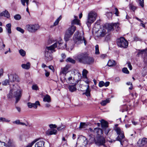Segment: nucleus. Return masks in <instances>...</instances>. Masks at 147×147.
Wrapping results in <instances>:
<instances>
[{
	"instance_id": "f257e3e1",
	"label": "nucleus",
	"mask_w": 147,
	"mask_h": 147,
	"mask_svg": "<svg viewBox=\"0 0 147 147\" xmlns=\"http://www.w3.org/2000/svg\"><path fill=\"white\" fill-rule=\"evenodd\" d=\"M48 42L49 44H53L50 46L46 47L45 49V59L47 61H50L52 59L51 52H52V51H55L54 49L55 48L63 49L67 47V44H65L64 46H63L62 40L56 41L52 39H51L48 40Z\"/></svg>"
},
{
	"instance_id": "f03ea898",
	"label": "nucleus",
	"mask_w": 147,
	"mask_h": 147,
	"mask_svg": "<svg viewBox=\"0 0 147 147\" xmlns=\"http://www.w3.org/2000/svg\"><path fill=\"white\" fill-rule=\"evenodd\" d=\"M90 134L89 136V141L91 143L94 142L97 145H103L105 143V139L102 136L103 131L101 129L99 128H95L93 130L91 128L89 129Z\"/></svg>"
},
{
	"instance_id": "7ed1b4c3",
	"label": "nucleus",
	"mask_w": 147,
	"mask_h": 147,
	"mask_svg": "<svg viewBox=\"0 0 147 147\" xmlns=\"http://www.w3.org/2000/svg\"><path fill=\"white\" fill-rule=\"evenodd\" d=\"M22 92V90L17 84L13 85L10 89L9 92L7 95V97L8 99L15 98V103H17L20 100Z\"/></svg>"
},
{
	"instance_id": "20e7f679",
	"label": "nucleus",
	"mask_w": 147,
	"mask_h": 147,
	"mask_svg": "<svg viewBox=\"0 0 147 147\" xmlns=\"http://www.w3.org/2000/svg\"><path fill=\"white\" fill-rule=\"evenodd\" d=\"M97 16V14L94 11H92L88 13L86 22L88 27L90 26L91 24L95 21Z\"/></svg>"
},
{
	"instance_id": "39448f33",
	"label": "nucleus",
	"mask_w": 147,
	"mask_h": 147,
	"mask_svg": "<svg viewBox=\"0 0 147 147\" xmlns=\"http://www.w3.org/2000/svg\"><path fill=\"white\" fill-rule=\"evenodd\" d=\"M79 33L77 31L74 34L73 37L74 43L76 44L79 45L83 43V41L85 45L86 44V41L84 37L79 35Z\"/></svg>"
},
{
	"instance_id": "423d86ee",
	"label": "nucleus",
	"mask_w": 147,
	"mask_h": 147,
	"mask_svg": "<svg viewBox=\"0 0 147 147\" xmlns=\"http://www.w3.org/2000/svg\"><path fill=\"white\" fill-rule=\"evenodd\" d=\"M76 27L72 25L66 31L65 36L64 39L66 42L68 41L69 38L71 37L76 30Z\"/></svg>"
},
{
	"instance_id": "0eeeda50",
	"label": "nucleus",
	"mask_w": 147,
	"mask_h": 147,
	"mask_svg": "<svg viewBox=\"0 0 147 147\" xmlns=\"http://www.w3.org/2000/svg\"><path fill=\"white\" fill-rule=\"evenodd\" d=\"M38 140L37 139L35 140L31 143L28 144L26 147H44L45 142L44 140Z\"/></svg>"
},
{
	"instance_id": "6e6552de",
	"label": "nucleus",
	"mask_w": 147,
	"mask_h": 147,
	"mask_svg": "<svg viewBox=\"0 0 147 147\" xmlns=\"http://www.w3.org/2000/svg\"><path fill=\"white\" fill-rule=\"evenodd\" d=\"M115 130L118 135L116 138V140L119 141L120 142L121 144L122 145H123V143L122 142V140L125 138L123 131L119 127H116Z\"/></svg>"
},
{
	"instance_id": "1a4fd4ad",
	"label": "nucleus",
	"mask_w": 147,
	"mask_h": 147,
	"mask_svg": "<svg viewBox=\"0 0 147 147\" xmlns=\"http://www.w3.org/2000/svg\"><path fill=\"white\" fill-rule=\"evenodd\" d=\"M86 53H80L74 57V59L79 62L84 64L87 55Z\"/></svg>"
},
{
	"instance_id": "9d476101",
	"label": "nucleus",
	"mask_w": 147,
	"mask_h": 147,
	"mask_svg": "<svg viewBox=\"0 0 147 147\" xmlns=\"http://www.w3.org/2000/svg\"><path fill=\"white\" fill-rule=\"evenodd\" d=\"M117 42L118 46L121 47L126 48L128 46V42L124 37H121L118 39Z\"/></svg>"
},
{
	"instance_id": "9b49d317",
	"label": "nucleus",
	"mask_w": 147,
	"mask_h": 147,
	"mask_svg": "<svg viewBox=\"0 0 147 147\" xmlns=\"http://www.w3.org/2000/svg\"><path fill=\"white\" fill-rule=\"evenodd\" d=\"M40 26L38 24H28L26 26L27 30L30 32L34 33L39 28Z\"/></svg>"
},
{
	"instance_id": "f8f14e48",
	"label": "nucleus",
	"mask_w": 147,
	"mask_h": 147,
	"mask_svg": "<svg viewBox=\"0 0 147 147\" xmlns=\"http://www.w3.org/2000/svg\"><path fill=\"white\" fill-rule=\"evenodd\" d=\"M76 76H77L78 77V79L76 81L75 83L73 85H69L68 87V88L69 90L71 92H73L76 91L77 90V88L76 87V85L78 81L81 79V74L79 73H78L76 75H75Z\"/></svg>"
},
{
	"instance_id": "ddd939ff",
	"label": "nucleus",
	"mask_w": 147,
	"mask_h": 147,
	"mask_svg": "<svg viewBox=\"0 0 147 147\" xmlns=\"http://www.w3.org/2000/svg\"><path fill=\"white\" fill-rule=\"evenodd\" d=\"M107 32V29L104 27L103 28H101L99 30L97 33V36L98 37H104Z\"/></svg>"
},
{
	"instance_id": "4468645a",
	"label": "nucleus",
	"mask_w": 147,
	"mask_h": 147,
	"mask_svg": "<svg viewBox=\"0 0 147 147\" xmlns=\"http://www.w3.org/2000/svg\"><path fill=\"white\" fill-rule=\"evenodd\" d=\"M94 59L93 57L89 56L87 54L84 64L91 65L94 63Z\"/></svg>"
},
{
	"instance_id": "2eb2a0df",
	"label": "nucleus",
	"mask_w": 147,
	"mask_h": 147,
	"mask_svg": "<svg viewBox=\"0 0 147 147\" xmlns=\"http://www.w3.org/2000/svg\"><path fill=\"white\" fill-rule=\"evenodd\" d=\"M138 146L141 147L144 145H147V138H143L142 139H140L138 143Z\"/></svg>"
},
{
	"instance_id": "dca6fc26",
	"label": "nucleus",
	"mask_w": 147,
	"mask_h": 147,
	"mask_svg": "<svg viewBox=\"0 0 147 147\" xmlns=\"http://www.w3.org/2000/svg\"><path fill=\"white\" fill-rule=\"evenodd\" d=\"M104 27L106 28L107 32L109 31H112L114 28L113 23L107 24L105 25V26Z\"/></svg>"
},
{
	"instance_id": "f3484780",
	"label": "nucleus",
	"mask_w": 147,
	"mask_h": 147,
	"mask_svg": "<svg viewBox=\"0 0 147 147\" xmlns=\"http://www.w3.org/2000/svg\"><path fill=\"white\" fill-rule=\"evenodd\" d=\"M8 76L11 82L18 81V76L16 75L10 74L8 75Z\"/></svg>"
},
{
	"instance_id": "a211bd4d",
	"label": "nucleus",
	"mask_w": 147,
	"mask_h": 147,
	"mask_svg": "<svg viewBox=\"0 0 147 147\" xmlns=\"http://www.w3.org/2000/svg\"><path fill=\"white\" fill-rule=\"evenodd\" d=\"M139 121L142 125H147V117H140L139 119Z\"/></svg>"
},
{
	"instance_id": "6ab92c4d",
	"label": "nucleus",
	"mask_w": 147,
	"mask_h": 147,
	"mask_svg": "<svg viewBox=\"0 0 147 147\" xmlns=\"http://www.w3.org/2000/svg\"><path fill=\"white\" fill-rule=\"evenodd\" d=\"M31 64L30 62H28L26 64H22L21 65V67L24 69H28L30 67Z\"/></svg>"
},
{
	"instance_id": "aec40b11",
	"label": "nucleus",
	"mask_w": 147,
	"mask_h": 147,
	"mask_svg": "<svg viewBox=\"0 0 147 147\" xmlns=\"http://www.w3.org/2000/svg\"><path fill=\"white\" fill-rule=\"evenodd\" d=\"M0 16H5L9 18L10 17V14L7 11L5 10L0 13Z\"/></svg>"
},
{
	"instance_id": "412c9836",
	"label": "nucleus",
	"mask_w": 147,
	"mask_h": 147,
	"mask_svg": "<svg viewBox=\"0 0 147 147\" xmlns=\"http://www.w3.org/2000/svg\"><path fill=\"white\" fill-rule=\"evenodd\" d=\"M7 145L8 147H15V144L13 140H9L7 144H5V145Z\"/></svg>"
},
{
	"instance_id": "4be33fe9",
	"label": "nucleus",
	"mask_w": 147,
	"mask_h": 147,
	"mask_svg": "<svg viewBox=\"0 0 147 147\" xmlns=\"http://www.w3.org/2000/svg\"><path fill=\"white\" fill-rule=\"evenodd\" d=\"M78 79H78H76V78H73L72 77H70L68 78V82L69 83L74 84L76 82V80L77 81Z\"/></svg>"
},
{
	"instance_id": "5701e85b",
	"label": "nucleus",
	"mask_w": 147,
	"mask_h": 147,
	"mask_svg": "<svg viewBox=\"0 0 147 147\" xmlns=\"http://www.w3.org/2000/svg\"><path fill=\"white\" fill-rule=\"evenodd\" d=\"M70 67L69 65H66L65 67L61 68V73L63 74H66L68 72V70Z\"/></svg>"
},
{
	"instance_id": "b1692460",
	"label": "nucleus",
	"mask_w": 147,
	"mask_h": 147,
	"mask_svg": "<svg viewBox=\"0 0 147 147\" xmlns=\"http://www.w3.org/2000/svg\"><path fill=\"white\" fill-rule=\"evenodd\" d=\"M74 17L75 19L73 20L71 22L72 25H74V24L79 25L80 24L79 20L77 19L78 17L76 16H74Z\"/></svg>"
},
{
	"instance_id": "393cba45",
	"label": "nucleus",
	"mask_w": 147,
	"mask_h": 147,
	"mask_svg": "<svg viewBox=\"0 0 147 147\" xmlns=\"http://www.w3.org/2000/svg\"><path fill=\"white\" fill-rule=\"evenodd\" d=\"M57 132V131L55 129H52L51 130H49L46 132V134L48 135H50L53 134H56Z\"/></svg>"
},
{
	"instance_id": "a878e982",
	"label": "nucleus",
	"mask_w": 147,
	"mask_h": 147,
	"mask_svg": "<svg viewBox=\"0 0 147 147\" xmlns=\"http://www.w3.org/2000/svg\"><path fill=\"white\" fill-rule=\"evenodd\" d=\"M101 123L102 127L103 129H104V128L107 127L108 123L107 122L103 120H102L101 121Z\"/></svg>"
},
{
	"instance_id": "bb28decb",
	"label": "nucleus",
	"mask_w": 147,
	"mask_h": 147,
	"mask_svg": "<svg viewBox=\"0 0 147 147\" xmlns=\"http://www.w3.org/2000/svg\"><path fill=\"white\" fill-rule=\"evenodd\" d=\"M91 90L90 88V87L88 85L87 86V87L86 90V92L83 93L85 94L87 96H90V92Z\"/></svg>"
},
{
	"instance_id": "cd10ccee",
	"label": "nucleus",
	"mask_w": 147,
	"mask_h": 147,
	"mask_svg": "<svg viewBox=\"0 0 147 147\" xmlns=\"http://www.w3.org/2000/svg\"><path fill=\"white\" fill-rule=\"evenodd\" d=\"M43 101L44 102H49L51 101V98L50 96L48 94L45 96L43 98Z\"/></svg>"
},
{
	"instance_id": "c85d7f7f",
	"label": "nucleus",
	"mask_w": 147,
	"mask_h": 147,
	"mask_svg": "<svg viewBox=\"0 0 147 147\" xmlns=\"http://www.w3.org/2000/svg\"><path fill=\"white\" fill-rule=\"evenodd\" d=\"M88 125L85 123L81 122L80 123L79 129H85L87 127Z\"/></svg>"
},
{
	"instance_id": "c756f323",
	"label": "nucleus",
	"mask_w": 147,
	"mask_h": 147,
	"mask_svg": "<svg viewBox=\"0 0 147 147\" xmlns=\"http://www.w3.org/2000/svg\"><path fill=\"white\" fill-rule=\"evenodd\" d=\"M6 29L9 34H11V24L10 23L7 24L6 25Z\"/></svg>"
},
{
	"instance_id": "7c9ffc66",
	"label": "nucleus",
	"mask_w": 147,
	"mask_h": 147,
	"mask_svg": "<svg viewBox=\"0 0 147 147\" xmlns=\"http://www.w3.org/2000/svg\"><path fill=\"white\" fill-rule=\"evenodd\" d=\"M13 123H15L18 125H25L26 126H28V124L20 122V120H18L13 122Z\"/></svg>"
},
{
	"instance_id": "2f4dec72",
	"label": "nucleus",
	"mask_w": 147,
	"mask_h": 147,
	"mask_svg": "<svg viewBox=\"0 0 147 147\" xmlns=\"http://www.w3.org/2000/svg\"><path fill=\"white\" fill-rule=\"evenodd\" d=\"M83 140H84V142L83 143L84 144H83V145L82 146H80L79 144H78L77 145V146H76V147H84V146H85L87 144V141L86 140L87 139L86 137H83Z\"/></svg>"
},
{
	"instance_id": "473e14b6",
	"label": "nucleus",
	"mask_w": 147,
	"mask_h": 147,
	"mask_svg": "<svg viewBox=\"0 0 147 147\" xmlns=\"http://www.w3.org/2000/svg\"><path fill=\"white\" fill-rule=\"evenodd\" d=\"M115 61L113 60H109L107 63V65L111 67L114 66L115 65Z\"/></svg>"
},
{
	"instance_id": "72a5a7b5",
	"label": "nucleus",
	"mask_w": 147,
	"mask_h": 147,
	"mask_svg": "<svg viewBox=\"0 0 147 147\" xmlns=\"http://www.w3.org/2000/svg\"><path fill=\"white\" fill-rule=\"evenodd\" d=\"M110 102V99L107 98L106 100H103L100 103V104L102 106H105L107 103H109Z\"/></svg>"
},
{
	"instance_id": "f704fd0d",
	"label": "nucleus",
	"mask_w": 147,
	"mask_h": 147,
	"mask_svg": "<svg viewBox=\"0 0 147 147\" xmlns=\"http://www.w3.org/2000/svg\"><path fill=\"white\" fill-rule=\"evenodd\" d=\"M88 73V71L87 70L85 69H84L82 72V77L83 78H86L87 77V75Z\"/></svg>"
},
{
	"instance_id": "c9c22d12",
	"label": "nucleus",
	"mask_w": 147,
	"mask_h": 147,
	"mask_svg": "<svg viewBox=\"0 0 147 147\" xmlns=\"http://www.w3.org/2000/svg\"><path fill=\"white\" fill-rule=\"evenodd\" d=\"M66 61L67 62H70L72 63H75L76 61L70 57H69L66 60Z\"/></svg>"
},
{
	"instance_id": "e433bc0d",
	"label": "nucleus",
	"mask_w": 147,
	"mask_h": 147,
	"mask_svg": "<svg viewBox=\"0 0 147 147\" xmlns=\"http://www.w3.org/2000/svg\"><path fill=\"white\" fill-rule=\"evenodd\" d=\"M19 52L20 55L23 57H24L26 55V52L22 49L19 51Z\"/></svg>"
},
{
	"instance_id": "4c0bfd02",
	"label": "nucleus",
	"mask_w": 147,
	"mask_h": 147,
	"mask_svg": "<svg viewBox=\"0 0 147 147\" xmlns=\"http://www.w3.org/2000/svg\"><path fill=\"white\" fill-rule=\"evenodd\" d=\"M33 107L35 109H36L37 108L38 105H40L39 102L38 101H36L35 103H32Z\"/></svg>"
},
{
	"instance_id": "58836bf2",
	"label": "nucleus",
	"mask_w": 147,
	"mask_h": 147,
	"mask_svg": "<svg viewBox=\"0 0 147 147\" xmlns=\"http://www.w3.org/2000/svg\"><path fill=\"white\" fill-rule=\"evenodd\" d=\"M61 16H60L55 21L54 23V25L55 26L57 25L59 23V21L61 20Z\"/></svg>"
},
{
	"instance_id": "ea45409f",
	"label": "nucleus",
	"mask_w": 147,
	"mask_h": 147,
	"mask_svg": "<svg viewBox=\"0 0 147 147\" xmlns=\"http://www.w3.org/2000/svg\"><path fill=\"white\" fill-rule=\"evenodd\" d=\"M21 1L22 5L24 6L25 5V3H26L27 6L28 5L29 3V0H21Z\"/></svg>"
},
{
	"instance_id": "a19ab883",
	"label": "nucleus",
	"mask_w": 147,
	"mask_h": 147,
	"mask_svg": "<svg viewBox=\"0 0 147 147\" xmlns=\"http://www.w3.org/2000/svg\"><path fill=\"white\" fill-rule=\"evenodd\" d=\"M95 54L98 55L99 54V47L98 45H96L95 47Z\"/></svg>"
},
{
	"instance_id": "79ce46f5",
	"label": "nucleus",
	"mask_w": 147,
	"mask_h": 147,
	"mask_svg": "<svg viewBox=\"0 0 147 147\" xmlns=\"http://www.w3.org/2000/svg\"><path fill=\"white\" fill-rule=\"evenodd\" d=\"M119 23H113V26L114 28L116 29V30H119Z\"/></svg>"
},
{
	"instance_id": "37998d69",
	"label": "nucleus",
	"mask_w": 147,
	"mask_h": 147,
	"mask_svg": "<svg viewBox=\"0 0 147 147\" xmlns=\"http://www.w3.org/2000/svg\"><path fill=\"white\" fill-rule=\"evenodd\" d=\"M10 121V120L7 119L3 117H0V122H9Z\"/></svg>"
},
{
	"instance_id": "c03bdc74",
	"label": "nucleus",
	"mask_w": 147,
	"mask_h": 147,
	"mask_svg": "<svg viewBox=\"0 0 147 147\" xmlns=\"http://www.w3.org/2000/svg\"><path fill=\"white\" fill-rule=\"evenodd\" d=\"M16 29L18 31H19L22 33V34H23L24 32V30L21 28L19 27H17L16 28Z\"/></svg>"
},
{
	"instance_id": "a18cd8bd",
	"label": "nucleus",
	"mask_w": 147,
	"mask_h": 147,
	"mask_svg": "<svg viewBox=\"0 0 147 147\" xmlns=\"http://www.w3.org/2000/svg\"><path fill=\"white\" fill-rule=\"evenodd\" d=\"M139 52L137 54L138 56H139L140 55L144 53L145 51V50H139Z\"/></svg>"
},
{
	"instance_id": "49530a36",
	"label": "nucleus",
	"mask_w": 147,
	"mask_h": 147,
	"mask_svg": "<svg viewBox=\"0 0 147 147\" xmlns=\"http://www.w3.org/2000/svg\"><path fill=\"white\" fill-rule=\"evenodd\" d=\"M122 71L123 73L125 74H128L129 73V71L126 67L123 68L122 69Z\"/></svg>"
},
{
	"instance_id": "de8ad7c7",
	"label": "nucleus",
	"mask_w": 147,
	"mask_h": 147,
	"mask_svg": "<svg viewBox=\"0 0 147 147\" xmlns=\"http://www.w3.org/2000/svg\"><path fill=\"white\" fill-rule=\"evenodd\" d=\"M14 18L15 20H19L21 19V17L19 14H17L14 16Z\"/></svg>"
},
{
	"instance_id": "09e8293b",
	"label": "nucleus",
	"mask_w": 147,
	"mask_h": 147,
	"mask_svg": "<svg viewBox=\"0 0 147 147\" xmlns=\"http://www.w3.org/2000/svg\"><path fill=\"white\" fill-rule=\"evenodd\" d=\"M5 47V45L4 44L3 41H2V44L0 42V50L3 49Z\"/></svg>"
},
{
	"instance_id": "8fccbe9b",
	"label": "nucleus",
	"mask_w": 147,
	"mask_h": 147,
	"mask_svg": "<svg viewBox=\"0 0 147 147\" xmlns=\"http://www.w3.org/2000/svg\"><path fill=\"white\" fill-rule=\"evenodd\" d=\"M106 15L107 17L109 18H111L113 13L111 12H107L106 13Z\"/></svg>"
},
{
	"instance_id": "3c124183",
	"label": "nucleus",
	"mask_w": 147,
	"mask_h": 147,
	"mask_svg": "<svg viewBox=\"0 0 147 147\" xmlns=\"http://www.w3.org/2000/svg\"><path fill=\"white\" fill-rule=\"evenodd\" d=\"M104 82L103 81H101L99 82V86L100 87H102L104 86Z\"/></svg>"
},
{
	"instance_id": "603ef678",
	"label": "nucleus",
	"mask_w": 147,
	"mask_h": 147,
	"mask_svg": "<svg viewBox=\"0 0 147 147\" xmlns=\"http://www.w3.org/2000/svg\"><path fill=\"white\" fill-rule=\"evenodd\" d=\"M139 4L142 7H143L144 6V0H140Z\"/></svg>"
},
{
	"instance_id": "864d4df0",
	"label": "nucleus",
	"mask_w": 147,
	"mask_h": 147,
	"mask_svg": "<svg viewBox=\"0 0 147 147\" xmlns=\"http://www.w3.org/2000/svg\"><path fill=\"white\" fill-rule=\"evenodd\" d=\"M32 88L33 90H37L38 89V87L36 85H34L32 86Z\"/></svg>"
},
{
	"instance_id": "5fc2aeb1",
	"label": "nucleus",
	"mask_w": 147,
	"mask_h": 147,
	"mask_svg": "<svg viewBox=\"0 0 147 147\" xmlns=\"http://www.w3.org/2000/svg\"><path fill=\"white\" fill-rule=\"evenodd\" d=\"M65 127V126L64 125H62L57 128V129L58 130H61L63 129H64Z\"/></svg>"
},
{
	"instance_id": "6e6d98bb",
	"label": "nucleus",
	"mask_w": 147,
	"mask_h": 147,
	"mask_svg": "<svg viewBox=\"0 0 147 147\" xmlns=\"http://www.w3.org/2000/svg\"><path fill=\"white\" fill-rule=\"evenodd\" d=\"M9 81L8 80H5L3 82L2 84L3 85H6L7 84H9Z\"/></svg>"
},
{
	"instance_id": "4d7b16f0",
	"label": "nucleus",
	"mask_w": 147,
	"mask_h": 147,
	"mask_svg": "<svg viewBox=\"0 0 147 147\" xmlns=\"http://www.w3.org/2000/svg\"><path fill=\"white\" fill-rule=\"evenodd\" d=\"M49 127L51 128H55L57 127V126L53 124L49 125Z\"/></svg>"
},
{
	"instance_id": "13d9d810",
	"label": "nucleus",
	"mask_w": 147,
	"mask_h": 147,
	"mask_svg": "<svg viewBox=\"0 0 147 147\" xmlns=\"http://www.w3.org/2000/svg\"><path fill=\"white\" fill-rule=\"evenodd\" d=\"M130 8L133 11H134L136 9V7L132 5H131L130 6Z\"/></svg>"
},
{
	"instance_id": "bf43d9fd",
	"label": "nucleus",
	"mask_w": 147,
	"mask_h": 147,
	"mask_svg": "<svg viewBox=\"0 0 147 147\" xmlns=\"http://www.w3.org/2000/svg\"><path fill=\"white\" fill-rule=\"evenodd\" d=\"M104 130H105V134L106 135L108 134V133L110 131V129L107 128H105Z\"/></svg>"
},
{
	"instance_id": "052dcab7",
	"label": "nucleus",
	"mask_w": 147,
	"mask_h": 147,
	"mask_svg": "<svg viewBox=\"0 0 147 147\" xmlns=\"http://www.w3.org/2000/svg\"><path fill=\"white\" fill-rule=\"evenodd\" d=\"M127 64L128 65V67L129 68V69L130 70L132 69V67L130 62H127Z\"/></svg>"
},
{
	"instance_id": "680f3d73",
	"label": "nucleus",
	"mask_w": 147,
	"mask_h": 147,
	"mask_svg": "<svg viewBox=\"0 0 147 147\" xmlns=\"http://www.w3.org/2000/svg\"><path fill=\"white\" fill-rule=\"evenodd\" d=\"M27 105L28 107L30 108H31L33 107L32 103L31 102H28L27 103Z\"/></svg>"
},
{
	"instance_id": "e2e57ef3",
	"label": "nucleus",
	"mask_w": 147,
	"mask_h": 147,
	"mask_svg": "<svg viewBox=\"0 0 147 147\" xmlns=\"http://www.w3.org/2000/svg\"><path fill=\"white\" fill-rule=\"evenodd\" d=\"M115 14L117 16H118V14H119V11L118 10V9L117 8H115Z\"/></svg>"
},
{
	"instance_id": "0e129e2a",
	"label": "nucleus",
	"mask_w": 147,
	"mask_h": 147,
	"mask_svg": "<svg viewBox=\"0 0 147 147\" xmlns=\"http://www.w3.org/2000/svg\"><path fill=\"white\" fill-rule=\"evenodd\" d=\"M84 79V81L85 82H86L87 84H88L89 83V82L88 80V79L87 78V77L86 78H83Z\"/></svg>"
},
{
	"instance_id": "69168bd1",
	"label": "nucleus",
	"mask_w": 147,
	"mask_h": 147,
	"mask_svg": "<svg viewBox=\"0 0 147 147\" xmlns=\"http://www.w3.org/2000/svg\"><path fill=\"white\" fill-rule=\"evenodd\" d=\"M3 69H0V77L3 75Z\"/></svg>"
},
{
	"instance_id": "338daca9",
	"label": "nucleus",
	"mask_w": 147,
	"mask_h": 147,
	"mask_svg": "<svg viewBox=\"0 0 147 147\" xmlns=\"http://www.w3.org/2000/svg\"><path fill=\"white\" fill-rule=\"evenodd\" d=\"M5 146V143L1 142L0 141V147H3V146Z\"/></svg>"
},
{
	"instance_id": "774afa93",
	"label": "nucleus",
	"mask_w": 147,
	"mask_h": 147,
	"mask_svg": "<svg viewBox=\"0 0 147 147\" xmlns=\"http://www.w3.org/2000/svg\"><path fill=\"white\" fill-rule=\"evenodd\" d=\"M110 82H107L105 83L104 82V86L107 87L109 85Z\"/></svg>"
}]
</instances>
